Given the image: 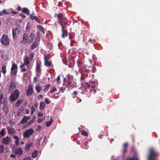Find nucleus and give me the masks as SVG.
<instances>
[{"label": "nucleus", "mask_w": 160, "mask_h": 160, "mask_svg": "<svg viewBox=\"0 0 160 160\" xmlns=\"http://www.w3.org/2000/svg\"><path fill=\"white\" fill-rule=\"evenodd\" d=\"M50 86L51 84H48L44 85V86H42V87H44V88L43 89V90L44 92H46L49 89Z\"/></svg>", "instance_id": "nucleus-24"}, {"label": "nucleus", "mask_w": 160, "mask_h": 160, "mask_svg": "<svg viewBox=\"0 0 160 160\" xmlns=\"http://www.w3.org/2000/svg\"><path fill=\"white\" fill-rule=\"evenodd\" d=\"M56 90V88L55 87H53L50 90L49 92L51 93H52L55 92Z\"/></svg>", "instance_id": "nucleus-45"}, {"label": "nucleus", "mask_w": 160, "mask_h": 160, "mask_svg": "<svg viewBox=\"0 0 160 160\" xmlns=\"http://www.w3.org/2000/svg\"><path fill=\"white\" fill-rule=\"evenodd\" d=\"M126 160H138V158H137L133 157L131 158H127Z\"/></svg>", "instance_id": "nucleus-43"}, {"label": "nucleus", "mask_w": 160, "mask_h": 160, "mask_svg": "<svg viewBox=\"0 0 160 160\" xmlns=\"http://www.w3.org/2000/svg\"><path fill=\"white\" fill-rule=\"evenodd\" d=\"M46 138V136H43L41 137L39 139L38 142V144L39 145V146L40 145L41 142H43Z\"/></svg>", "instance_id": "nucleus-27"}, {"label": "nucleus", "mask_w": 160, "mask_h": 160, "mask_svg": "<svg viewBox=\"0 0 160 160\" xmlns=\"http://www.w3.org/2000/svg\"><path fill=\"white\" fill-rule=\"evenodd\" d=\"M30 117L29 116H26L23 117L21 119L20 123L21 124H24L27 122L28 120L30 119Z\"/></svg>", "instance_id": "nucleus-14"}, {"label": "nucleus", "mask_w": 160, "mask_h": 160, "mask_svg": "<svg viewBox=\"0 0 160 160\" xmlns=\"http://www.w3.org/2000/svg\"><path fill=\"white\" fill-rule=\"evenodd\" d=\"M63 24L65 25H68L69 26L70 24H68V19L67 18H66L64 20H63Z\"/></svg>", "instance_id": "nucleus-41"}, {"label": "nucleus", "mask_w": 160, "mask_h": 160, "mask_svg": "<svg viewBox=\"0 0 160 160\" xmlns=\"http://www.w3.org/2000/svg\"><path fill=\"white\" fill-rule=\"evenodd\" d=\"M37 28L43 33H44V31L43 28L41 25L37 26Z\"/></svg>", "instance_id": "nucleus-35"}, {"label": "nucleus", "mask_w": 160, "mask_h": 160, "mask_svg": "<svg viewBox=\"0 0 160 160\" xmlns=\"http://www.w3.org/2000/svg\"><path fill=\"white\" fill-rule=\"evenodd\" d=\"M35 111V109L33 106H32L31 108V115H32Z\"/></svg>", "instance_id": "nucleus-42"}, {"label": "nucleus", "mask_w": 160, "mask_h": 160, "mask_svg": "<svg viewBox=\"0 0 160 160\" xmlns=\"http://www.w3.org/2000/svg\"><path fill=\"white\" fill-rule=\"evenodd\" d=\"M89 42H91L92 43H94L95 42V40L94 39H90L89 40Z\"/></svg>", "instance_id": "nucleus-61"}, {"label": "nucleus", "mask_w": 160, "mask_h": 160, "mask_svg": "<svg viewBox=\"0 0 160 160\" xmlns=\"http://www.w3.org/2000/svg\"><path fill=\"white\" fill-rule=\"evenodd\" d=\"M78 67L80 69H81L84 68L83 64V63L81 62H78Z\"/></svg>", "instance_id": "nucleus-32"}, {"label": "nucleus", "mask_w": 160, "mask_h": 160, "mask_svg": "<svg viewBox=\"0 0 160 160\" xmlns=\"http://www.w3.org/2000/svg\"><path fill=\"white\" fill-rule=\"evenodd\" d=\"M0 41L1 43L5 46H7L10 44V40L8 36L5 34H3L1 37Z\"/></svg>", "instance_id": "nucleus-2"}, {"label": "nucleus", "mask_w": 160, "mask_h": 160, "mask_svg": "<svg viewBox=\"0 0 160 160\" xmlns=\"http://www.w3.org/2000/svg\"><path fill=\"white\" fill-rule=\"evenodd\" d=\"M34 39V34L31 32L29 35V36H28V44L32 42Z\"/></svg>", "instance_id": "nucleus-11"}, {"label": "nucleus", "mask_w": 160, "mask_h": 160, "mask_svg": "<svg viewBox=\"0 0 160 160\" xmlns=\"http://www.w3.org/2000/svg\"><path fill=\"white\" fill-rule=\"evenodd\" d=\"M22 13L26 14L28 15H30L29 10L26 8H23L22 10Z\"/></svg>", "instance_id": "nucleus-21"}, {"label": "nucleus", "mask_w": 160, "mask_h": 160, "mask_svg": "<svg viewBox=\"0 0 160 160\" xmlns=\"http://www.w3.org/2000/svg\"><path fill=\"white\" fill-rule=\"evenodd\" d=\"M45 106V104L44 102H42L40 104L39 108L41 110H43Z\"/></svg>", "instance_id": "nucleus-28"}, {"label": "nucleus", "mask_w": 160, "mask_h": 160, "mask_svg": "<svg viewBox=\"0 0 160 160\" xmlns=\"http://www.w3.org/2000/svg\"><path fill=\"white\" fill-rule=\"evenodd\" d=\"M41 128L42 127L40 125H38L37 126V131H39L40 130Z\"/></svg>", "instance_id": "nucleus-53"}, {"label": "nucleus", "mask_w": 160, "mask_h": 160, "mask_svg": "<svg viewBox=\"0 0 160 160\" xmlns=\"http://www.w3.org/2000/svg\"><path fill=\"white\" fill-rule=\"evenodd\" d=\"M5 131L3 129H2L0 132V139L4 136Z\"/></svg>", "instance_id": "nucleus-36"}, {"label": "nucleus", "mask_w": 160, "mask_h": 160, "mask_svg": "<svg viewBox=\"0 0 160 160\" xmlns=\"http://www.w3.org/2000/svg\"><path fill=\"white\" fill-rule=\"evenodd\" d=\"M53 121V119L52 118V117H51L50 120L49 121H48L46 122L47 126H50L51 125Z\"/></svg>", "instance_id": "nucleus-29"}, {"label": "nucleus", "mask_w": 160, "mask_h": 160, "mask_svg": "<svg viewBox=\"0 0 160 160\" xmlns=\"http://www.w3.org/2000/svg\"><path fill=\"white\" fill-rule=\"evenodd\" d=\"M68 79L67 81H73V76L70 74H68L67 75Z\"/></svg>", "instance_id": "nucleus-30"}, {"label": "nucleus", "mask_w": 160, "mask_h": 160, "mask_svg": "<svg viewBox=\"0 0 160 160\" xmlns=\"http://www.w3.org/2000/svg\"><path fill=\"white\" fill-rule=\"evenodd\" d=\"M33 87L32 85L29 86L28 88L26 91V95L29 96L32 95L33 93Z\"/></svg>", "instance_id": "nucleus-8"}, {"label": "nucleus", "mask_w": 160, "mask_h": 160, "mask_svg": "<svg viewBox=\"0 0 160 160\" xmlns=\"http://www.w3.org/2000/svg\"><path fill=\"white\" fill-rule=\"evenodd\" d=\"M33 129L31 128L26 130L23 134V137L24 138H28L34 133Z\"/></svg>", "instance_id": "nucleus-4"}, {"label": "nucleus", "mask_w": 160, "mask_h": 160, "mask_svg": "<svg viewBox=\"0 0 160 160\" xmlns=\"http://www.w3.org/2000/svg\"><path fill=\"white\" fill-rule=\"evenodd\" d=\"M85 84H86V87L85 88H87L91 87V85L89 83H88V82H85Z\"/></svg>", "instance_id": "nucleus-51"}, {"label": "nucleus", "mask_w": 160, "mask_h": 160, "mask_svg": "<svg viewBox=\"0 0 160 160\" xmlns=\"http://www.w3.org/2000/svg\"><path fill=\"white\" fill-rule=\"evenodd\" d=\"M5 149V147L3 145H0V154L2 153L3 152Z\"/></svg>", "instance_id": "nucleus-38"}, {"label": "nucleus", "mask_w": 160, "mask_h": 160, "mask_svg": "<svg viewBox=\"0 0 160 160\" xmlns=\"http://www.w3.org/2000/svg\"><path fill=\"white\" fill-rule=\"evenodd\" d=\"M10 141L11 139L10 138L7 136L2 139V143L4 144L8 145L10 142Z\"/></svg>", "instance_id": "nucleus-7"}, {"label": "nucleus", "mask_w": 160, "mask_h": 160, "mask_svg": "<svg viewBox=\"0 0 160 160\" xmlns=\"http://www.w3.org/2000/svg\"><path fill=\"white\" fill-rule=\"evenodd\" d=\"M38 155V152L37 151L33 152L32 154V156L34 158H36Z\"/></svg>", "instance_id": "nucleus-39"}, {"label": "nucleus", "mask_w": 160, "mask_h": 160, "mask_svg": "<svg viewBox=\"0 0 160 160\" xmlns=\"http://www.w3.org/2000/svg\"><path fill=\"white\" fill-rule=\"evenodd\" d=\"M18 70V67L15 63L12 64L11 68V74H12L13 76H16L17 74Z\"/></svg>", "instance_id": "nucleus-5"}, {"label": "nucleus", "mask_w": 160, "mask_h": 160, "mask_svg": "<svg viewBox=\"0 0 160 160\" xmlns=\"http://www.w3.org/2000/svg\"><path fill=\"white\" fill-rule=\"evenodd\" d=\"M41 62H36V72L37 73H39L41 72Z\"/></svg>", "instance_id": "nucleus-12"}, {"label": "nucleus", "mask_w": 160, "mask_h": 160, "mask_svg": "<svg viewBox=\"0 0 160 160\" xmlns=\"http://www.w3.org/2000/svg\"><path fill=\"white\" fill-rule=\"evenodd\" d=\"M35 88L36 90L39 93L40 92L41 87L40 86H36Z\"/></svg>", "instance_id": "nucleus-37"}, {"label": "nucleus", "mask_w": 160, "mask_h": 160, "mask_svg": "<svg viewBox=\"0 0 160 160\" xmlns=\"http://www.w3.org/2000/svg\"><path fill=\"white\" fill-rule=\"evenodd\" d=\"M78 94V92L77 91H74L72 93V95H77Z\"/></svg>", "instance_id": "nucleus-60"}, {"label": "nucleus", "mask_w": 160, "mask_h": 160, "mask_svg": "<svg viewBox=\"0 0 160 160\" xmlns=\"http://www.w3.org/2000/svg\"><path fill=\"white\" fill-rule=\"evenodd\" d=\"M128 147V144L126 143H124L123 145V148H127Z\"/></svg>", "instance_id": "nucleus-52"}, {"label": "nucleus", "mask_w": 160, "mask_h": 160, "mask_svg": "<svg viewBox=\"0 0 160 160\" xmlns=\"http://www.w3.org/2000/svg\"><path fill=\"white\" fill-rule=\"evenodd\" d=\"M9 124L12 126H13L15 124V122L13 121L12 120H11L9 122Z\"/></svg>", "instance_id": "nucleus-47"}, {"label": "nucleus", "mask_w": 160, "mask_h": 160, "mask_svg": "<svg viewBox=\"0 0 160 160\" xmlns=\"http://www.w3.org/2000/svg\"><path fill=\"white\" fill-rule=\"evenodd\" d=\"M22 160H31V158L30 157H26L24 158Z\"/></svg>", "instance_id": "nucleus-58"}, {"label": "nucleus", "mask_w": 160, "mask_h": 160, "mask_svg": "<svg viewBox=\"0 0 160 160\" xmlns=\"http://www.w3.org/2000/svg\"><path fill=\"white\" fill-rule=\"evenodd\" d=\"M20 42L24 44H28V36L26 33H24L23 34L22 40L20 41Z\"/></svg>", "instance_id": "nucleus-6"}, {"label": "nucleus", "mask_w": 160, "mask_h": 160, "mask_svg": "<svg viewBox=\"0 0 160 160\" xmlns=\"http://www.w3.org/2000/svg\"><path fill=\"white\" fill-rule=\"evenodd\" d=\"M84 72L85 73H88L86 75V76L87 77V76H88V74L89 73V72L91 73V72L88 69V70H84Z\"/></svg>", "instance_id": "nucleus-48"}, {"label": "nucleus", "mask_w": 160, "mask_h": 160, "mask_svg": "<svg viewBox=\"0 0 160 160\" xmlns=\"http://www.w3.org/2000/svg\"><path fill=\"white\" fill-rule=\"evenodd\" d=\"M7 128L8 134L12 135L15 133V130L13 128L8 126L7 127Z\"/></svg>", "instance_id": "nucleus-15"}, {"label": "nucleus", "mask_w": 160, "mask_h": 160, "mask_svg": "<svg viewBox=\"0 0 160 160\" xmlns=\"http://www.w3.org/2000/svg\"><path fill=\"white\" fill-rule=\"evenodd\" d=\"M45 102L47 104H49L51 103V101L47 98H45Z\"/></svg>", "instance_id": "nucleus-46"}, {"label": "nucleus", "mask_w": 160, "mask_h": 160, "mask_svg": "<svg viewBox=\"0 0 160 160\" xmlns=\"http://www.w3.org/2000/svg\"><path fill=\"white\" fill-rule=\"evenodd\" d=\"M14 153L15 154H18L19 155H21L22 154V151L20 148H18L15 151Z\"/></svg>", "instance_id": "nucleus-17"}, {"label": "nucleus", "mask_w": 160, "mask_h": 160, "mask_svg": "<svg viewBox=\"0 0 160 160\" xmlns=\"http://www.w3.org/2000/svg\"><path fill=\"white\" fill-rule=\"evenodd\" d=\"M57 20H59V19L63 21L65 19L67 18L65 16V15L64 13H60L58 14H57Z\"/></svg>", "instance_id": "nucleus-9"}, {"label": "nucleus", "mask_w": 160, "mask_h": 160, "mask_svg": "<svg viewBox=\"0 0 160 160\" xmlns=\"http://www.w3.org/2000/svg\"><path fill=\"white\" fill-rule=\"evenodd\" d=\"M38 46V42L36 41L34 42L32 44L31 49L32 50L36 48Z\"/></svg>", "instance_id": "nucleus-23"}, {"label": "nucleus", "mask_w": 160, "mask_h": 160, "mask_svg": "<svg viewBox=\"0 0 160 160\" xmlns=\"http://www.w3.org/2000/svg\"><path fill=\"white\" fill-rule=\"evenodd\" d=\"M32 145V142H28L25 147V150L26 151L28 150Z\"/></svg>", "instance_id": "nucleus-18"}, {"label": "nucleus", "mask_w": 160, "mask_h": 160, "mask_svg": "<svg viewBox=\"0 0 160 160\" xmlns=\"http://www.w3.org/2000/svg\"><path fill=\"white\" fill-rule=\"evenodd\" d=\"M89 82L90 83L92 84V88H93V87H94V84L95 83V82L94 81H92L90 80L89 81Z\"/></svg>", "instance_id": "nucleus-54"}, {"label": "nucleus", "mask_w": 160, "mask_h": 160, "mask_svg": "<svg viewBox=\"0 0 160 160\" xmlns=\"http://www.w3.org/2000/svg\"><path fill=\"white\" fill-rule=\"evenodd\" d=\"M8 103L7 99L6 98H4L3 99V107H2V109H4L5 108L6 106Z\"/></svg>", "instance_id": "nucleus-19"}, {"label": "nucleus", "mask_w": 160, "mask_h": 160, "mask_svg": "<svg viewBox=\"0 0 160 160\" xmlns=\"http://www.w3.org/2000/svg\"><path fill=\"white\" fill-rule=\"evenodd\" d=\"M24 63L26 65L30 64L29 59L28 58L25 57L24 58Z\"/></svg>", "instance_id": "nucleus-26"}, {"label": "nucleus", "mask_w": 160, "mask_h": 160, "mask_svg": "<svg viewBox=\"0 0 160 160\" xmlns=\"http://www.w3.org/2000/svg\"><path fill=\"white\" fill-rule=\"evenodd\" d=\"M38 116L40 117H42L43 116V114L40 112H38Z\"/></svg>", "instance_id": "nucleus-64"}, {"label": "nucleus", "mask_w": 160, "mask_h": 160, "mask_svg": "<svg viewBox=\"0 0 160 160\" xmlns=\"http://www.w3.org/2000/svg\"><path fill=\"white\" fill-rule=\"evenodd\" d=\"M65 88L64 87H62L60 88V91L61 92H63L65 90Z\"/></svg>", "instance_id": "nucleus-57"}, {"label": "nucleus", "mask_w": 160, "mask_h": 160, "mask_svg": "<svg viewBox=\"0 0 160 160\" xmlns=\"http://www.w3.org/2000/svg\"><path fill=\"white\" fill-rule=\"evenodd\" d=\"M20 15L21 17L22 18V19H24L26 18V16L23 15V14H20Z\"/></svg>", "instance_id": "nucleus-62"}, {"label": "nucleus", "mask_w": 160, "mask_h": 160, "mask_svg": "<svg viewBox=\"0 0 160 160\" xmlns=\"http://www.w3.org/2000/svg\"><path fill=\"white\" fill-rule=\"evenodd\" d=\"M30 29V26H29V25L28 24H27V25L26 26V32H28Z\"/></svg>", "instance_id": "nucleus-49"}, {"label": "nucleus", "mask_w": 160, "mask_h": 160, "mask_svg": "<svg viewBox=\"0 0 160 160\" xmlns=\"http://www.w3.org/2000/svg\"><path fill=\"white\" fill-rule=\"evenodd\" d=\"M2 71L4 75H5L7 72L6 66L5 65H3L2 66Z\"/></svg>", "instance_id": "nucleus-22"}, {"label": "nucleus", "mask_w": 160, "mask_h": 160, "mask_svg": "<svg viewBox=\"0 0 160 160\" xmlns=\"http://www.w3.org/2000/svg\"><path fill=\"white\" fill-rule=\"evenodd\" d=\"M85 79L84 76L83 74H81L80 80L81 81L83 80H84Z\"/></svg>", "instance_id": "nucleus-55"}, {"label": "nucleus", "mask_w": 160, "mask_h": 160, "mask_svg": "<svg viewBox=\"0 0 160 160\" xmlns=\"http://www.w3.org/2000/svg\"><path fill=\"white\" fill-rule=\"evenodd\" d=\"M49 59V55H47L45 56L44 57V61H48Z\"/></svg>", "instance_id": "nucleus-50"}, {"label": "nucleus", "mask_w": 160, "mask_h": 160, "mask_svg": "<svg viewBox=\"0 0 160 160\" xmlns=\"http://www.w3.org/2000/svg\"><path fill=\"white\" fill-rule=\"evenodd\" d=\"M19 91L16 89L10 96L11 101L12 102L15 101L19 97Z\"/></svg>", "instance_id": "nucleus-3"}, {"label": "nucleus", "mask_w": 160, "mask_h": 160, "mask_svg": "<svg viewBox=\"0 0 160 160\" xmlns=\"http://www.w3.org/2000/svg\"><path fill=\"white\" fill-rule=\"evenodd\" d=\"M67 84L66 85V87L70 88H73L74 87L73 84V81H66Z\"/></svg>", "instance_id": "nucleus-16"}, {"label": "nucleus", "mask_w": 160, "mask_h": 160, "mask_svg": "<svg viewBox=\"0 0 160 160\" xmlns=\"http://www.w3.org/2000/svg\"><path fill=\"white\" fill-rule=\"evenodd\" d=\"M159 156L158 153L153 148H151L148 157V160H156V158Z\"/></svg>", "instance_id": "nucleus-1"}, {"label": "nucleus", "mask_w": 160, "mask_h": 160, "mask_svg": "<svg viewBox=\"0 0 160 160\" xmlns=\"http://www.w3.org/2000/svg\"><path fill=\"white\" fill-rule=\"evenodd\" d=\"M62 36L63 38H64L68 36V32L66 30L62 31Z\"/></svg>", "instance_id": "nucleus-31"}, {"label": "nucleus", "mask_w": 160, "mask_h": 160, "mask_svg": "<svg viewBox=\"0 0 160 160\" xmlns=\"http://www.w3.org/2000/svg\"><path fill=\"white\" fill-rule=\"evenodd\" d=\"M16 87V83L14 82H11L8 87V91H10L15 88Z\"/></svg>", "instance_id": "nucleus-13"}, {"label": "nucleus", "mask_w": 160, "mask_h": 160, "mask_svg": "<svg viewBox=\"0 0 160 160\" xmlns=\"http://www.w3.org/2000/svg\"><path fill=\"white\" fill-rule=\"evenodd\" d=\"M52 64V63L51 62L48 61H45L44 65L45 66L47 67H50L51 66Z\"/></svg>", "instance_id": "nucleus-34"}, {"label": "nucleus", "mask_w": 160, "mask_h": 160, "mask_svg": "<svg viewBox=\"0 0 160 160\" xmlns=\"http://www.w3.org/2000/svg\"><path fill=\"white\" fill-rule=\"evenodd\" d=\"M2 12V14H9V12H6V11L5 9L3 10H2V12Z\"/></svg>", "instance_id": "nucleus-56"}, {"label": "nucleus", "mask_w": 160, "mask_h": 160, "mask_svg": "<svg viewBox=\"0 0 160 160\" xmlns=\"http://www.w3.org/2000/svg\"><path fill=\"white\" fill-rule=\"evenodd\" d=\"M12 38L14 40H16L17 38V32L14 30V28L12 29Z\"/></svg>", "instance_id": "nucleus-20"}, {"label": "nucleus", "mask_w": 160, "mask_h": 160, "mask_svg": "<svg viewBox=\"0 0 160 160\" xmlns=\"http://www.w3.org/2000/svg\"><path fill=\"white\" fill-rule=\"evenodd\" d=\"M127 149L126 148H123V153L124 154L127 152Z\"/></svg>", "instance_id": "nucleus-63"}, {"label": "nucleus", "mask_w": 160, "mask_h": 160, "mask_svg": "<svg viewBox=\"0 0 160 160\" xmlns=\"http://www.w3.org/2000/svg\"><path fill=\"white\" fill-rule=\"evenodd\" d=\"M35 117H33L31 120H30L28 123L27 126H28L30 125L31 124H32L35 121Z\"/></svg>", "instance_id": "nucleus-33"}, {"label": "nucleus", "mask_w": 160, "mask_h": 160, "mask_svg": "<svg viewBox=\"0 0 160 160\" xmlns=\"http://www.w3.org/2000/svg\"><path fill=\"white\" fill-rule=\"evenodd\" d=\"M30 18L32 20H35L36 22L38 23H40V19L37 16H35L32 14L30 15Z\"/></svg>", "instance_id": "nucleus-10"}, {"label": "nucleus", "mask_w": 160, "mask_h": 160, "mask_svg": "<svg viewBox=\"0 0 160 160\" xmlns=\"http://www.w3.org/2000/svg\"><path fill=\"white\" fill-rule=\"evenodd\" d=\"M44 118H39L37 120V122L38 123H41L43 121L44 119Z\"/></svg>", "instance_id": "nucleus-44"}, {"label": "nucleus", "mask_w": 160, "mask_h": 160, "mask_svg": "<svg viewBox=\"0 0 160 160\" xmlns=\"http://www.w3.org/2000/svg\"><path fill=\"white\" fill-rule=\"evenodd\" d=\"M23 99H19L15 103V106L16 107L18 106L22 102Z\"/></svg>", "instance_id": "nucleus-25"}, {"label": "nucleus", "mask_w": 160, "mask_h": 160, "mask_svg": "<svg viewBox=\"0 0 160 160\" xmlns=\"http://www.w3.org/2000/svg\"><path fill=\"white\" fill-rule=\"evenodd\" d=\"M81 133L82 135L85 136L87 137L88 135V133L86 131L83 130L81 131Z\"/></svg>", "instance_id": "nucleus-40"}, {"label": "nucleus", "mask_w": 160, "mask_h": 160, "mask_svg": "<svg viewBox=\"0 0 160 160\" xmlns=\"http://www.w3.org/2000/svg\"><path fill=\"white\" fill-rule=\"evenodd\" d=\"M22 113V111L19 110L17 112V115L18 116H19Z\"/></svg>", "instance_id": "nucleus-59"}]
</instances>
